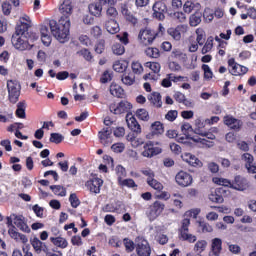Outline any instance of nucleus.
Segmentation results:
<instances>
[{"mask_svg":"<svg viewBox=\"0 0 256 256\" xmlns=\"http://www.w3.org/2000/svg\"><path fill=\"white\" fill-rule=\"evenodd\" d=\"M40 33L43 45H45V47H49V45H51V31L49 30V26L42 25Z\"/></svg>","mask_w":256,"mask_h":256,"instance_id":"bb28decb","label":"nucleus"},{"mask_svg":"<svg viewBox=\"0 0 256 256\" xmlns=\"http://www.w3.org/2000/svg\"><path fill=\"white\" fill-rule=\"evenodd\" d=\"M30 243L37 255H41V253H47L49 251V247L45 242L41 241L39 238L34 237L30 240Z\"/></svg>","mask_w":256,"mask_h":256,"instance_id":"f3484780","label":"nucleus"},{"mask_svg":"<svg viewBox=\"0 0 256 256\" xmlns=\"http://www.w3.org/2000/svg\"><path fill=\"white\" fill-rule=\"evenodd\" d=\"M59 11L61 13L60 19H65L71 17V13H73V5L71 0H64L63 3L59 7Z\"/></svg>","mask_w":256,"mask_h":256,"instance_id":"412c9836","label":"nucleus"},{"mask_svg":"<svg viewBox=\"0 0 256 256\" xmlns=\"http://www.w3.org/2000/svg\"><path fill=\"white\" fill-rule=\"evenodd\" d=\"M196 41L197 44L202 46L205 44V31L202 28L196 29Z\"/></svg>","mask_w":256,"mask_h":256,"instance_id":"a18cd8bd","label":"nucleus"},{"mask_svg":"<svg viewBox=\"0 0 256 256\" xmlns=\"http://www.w3.org/2000/svg\"><path fill=\"white\" fill-rule=\"evenodd\" d=\"M107 17H111V19H115L119 13L117 12V8L113 6H109L107 11H106Z\"/></svg>","mask_w":256,"mask_h":256,"instance_id":"774afa93","label":"nucleus"},{"mask_svg":"<svg viewBox=\"0 0 256 256\" xmlns=\"http://www.w3.org/2000/svg\"><path fill=\"white\" fill-rule=\"evenodd\" d=\"M112 51L114 55H123V53H125V46L116 43L112 46Z\"/></svg>","mask_w":256,"mask_h":256,"instance_id":"bf43d9fd","label":"nucleus"},{"mask_svg":"<svg viewBox=\"0 0 256 256\" xmlns=\"http://www.w3.org/2000/svg\"><path fill=\"white\" fill-rule=\"evenodd\" d=\"M165 211V204L161 201H155L147 212V217L149 221H155L159 215Z\"/></svg>","mask_w":256,"mask_h":256,"instance_id":"0eeeda50","label":"nucleus"},{"mask_svg":"<svg viewBox=\"0 0 256 256\" xmlns=\"http://www.w3.org/2000/svg\"><path fill=\"white\" fill-rule=\"evenodd\" d=\"M153 17L158 19V21H163L165 19V13H167V5L165 3L158 1L153 5Z\"/></svg>","mask_w":256,"mask_h":256,"instance_id":"ddd939ff","label":"nucleus"},{"mask_svg":"<svg viewBox=\"0 0 256 256\" xmlns=\"http://www.w3.org/2000/svg\"><path fill=\"white\" fill-rule=\"evenodd\" d=\"M121 13L125 17L126 21L128 23H131L135 27L137 23H139V19L131 11H129V8H127V4H121Z\"/></svg>","mask_w":256,"mask_h":256,"instance_id":"b1692460","label":"nucleus"},{"mask_svg":"<svg viewBox=\"0 0 256 256\" xmlns=\"http://www.w3.org/2000/svg\"><path fill=\"white\" fill-rule=\"evenodd\" d=\"M213 49V37H209L202 48V55H206Z\"/></svg>","mask_w":256,"mask_h":256,"instance_id":"5fc2aeb1","label":"nucleus"},{"mask_svg":"<svg viewBox=\"0 0 256 256\" xmlns=\"http://www.w3.org/2000/svg\"><path fill=\"white\" fill-rule=\"evenodd\" d=\"M175 181L180 187H189L193 183V176L185 171H180L176 174Z\"/></svg>","mask_w":256,"mask_h":256,"instance_id":"f8f14e48","label":"nucleus"},{"mask_svg":"<svg viewBox=\"0 0 256 256\" xmlns=\"http://www.w3.org/2000/svg\"><path fill=\"white\" fill-rule=\"evenodd\" d=\"M8 100L10 103H17L21 96V84L17 80L7 81Z\"/></svg>","mask_w":256,"mask_h":256,"instance_id":"7ed1b4c3","label":"nucleus"},{"mask_svg":"<svg viewBox=\"0 0 256 256\" xmlns=\"http://www.w3.org/2000/svg\"><path fill=\"white\" fill-rule=\"evenodd\" d=\"M163 124L159 121L152 123L151 125V133L152 135H163L164 133Z\"/></svg>","mask_w":256,"mask_h":256,"instance_id":"c9c22d12","label":"nucleus"},{"mask_svg":"<svg viewBox=\"0 0 256 256\" xmlns=\"http://www.w3.org/2000/svg\"><path fill=\"white\" fill-rule=\"evenodd\" d=\"M213 183H215L216 185H223L224 187H231V188L233 185V182L229 181L228 179L219 178V177H214Z\"/></svg>","mask_w":256,"mask_h":256,"instance_id":"49530a36","label":"nucleus"},{"mask_svg":"<svg viewBox=\"0 0 256 256\" xmlns=\"http://www.w3.org/2000/svg\"><path fill=\"white\" fill-rule=\"evenodd\" d=\"M136 116L141 121H149V112H147L145 109L141 108L136 111Z\"/></svg>","mask_w":256,"mask_h":256,"instance_id":"6e6d98bb","label":"nucleus"},{"mask_svg":"<svg viewBox=\"0 0 256 256\" xmlns=\"http://www.w3.org/2000/svg\"><path fill=\"white\" fill-rule=\"evenodd\" d=\"M146 67L151 69L153 73H159V71H161V64H159V62H147Z\"/></svg>","mask_w":256,"mask_h":256,"instance_id":"052dcab7","label":"nucleus"},{"mask_svg":"<svg viewBox=\"0 0 256 256\" xmlns=\"http://www.w3.org/2000/svg\"><path fill=\"white\" fill-rule=\"evenodd\" d=\"M105 29L110 33L111 35H115V33H119V23H117V20L110 19L106 21L105 23Z\"/></svg>","mask_w":256,"mask_h":256,"instance_id":"c756f323","label":"nucleus"},{"mask_svg":"<svg viewBox=\"0 0 256 256\" xmlns=\"http://www.w3.org/2000/svg\"><path fill=\"white\" fill-rule=\"evenodd\" d=\"M131 69L134 75H141L143 73V65L139 61H133Z\"/></svg>","mask_w":256,"mask_h":256,"instance_id":"37998d69","label":"nucleus"},{"mask_svg":"<svg viewBox=\"0 0 256 256\" xmlns=\"http://www.w3.org/2000/svg\"><path fill=\"white\" fill-rule=\"evenodd\" d=\"M50 241L55 245V247H59V249H67L69 246L67 239L60 236L50 237Z\"/></svg>","mask_w":256,"mask_h":256,"instance_id":"2f4dec72","label":"nucleus"},{"mask_svg":"<svg viewBox=\"0 0 256 256\" xmlns=\"http://www.w3.org/2000/svg\"><path fill=\"white\" fill-rule=\"evenodd\" d=\"M114 153H123L125 151V144L123 142L115 143L111 146Z\"/></svg>","mask_w":256,"mask_h":256,"instance_id":"0e129e2a","label":"nucleus"},{"mask_svg":"<svg viewBox=\"0 0 256 256\" xmlns=\"http://www.w3.org/2000/svg\"><path fill=\"white\" fill-rule=\"evenodd\" d=\"M121 81L124 85L131 86V85H133V83H135V75H133L131 73H128V74L125 73L122 75Z\"/></svg>","mask_w":256,"mask_h":256,"instance_id":"a19ab883","label":"nucleus"},{"mask_svg":"<svg viewBox=\"0 0 256 256\" xmlns=\"http://www.w3.org/2000/svg\"><path fill=\"white\" fill-rule=\"evenodd\" d=\"M207 249V242L205 240H198L194 245V251L196 253H203Z\"/></svg>","mask_w":256,"mask_h":256,"instance_id":"c03bdc74","label":"nucleus"},{"mask_svg":"<svg viewBox=\"0 0 256 256\" xmlns=\"http://www.w3.org/2000/svg\"><path fill=\"white\" fill-rule=\"evenodd\" d=\"M131 103L129 101L123 100L118 104H111L110 111L114 113V115H121L122 113H127V111H131L132 109Z\"/></svg>","mask_w":256,"mask_h":256,"instance_id":"9d476101","label":"nucleus"},{"mask_svg":"<svg viewBox=\"0 0 256 256\" xmlns=\"http://www.w3.org/2000/svg\"><path fill=\"white\" fill-rule=\"evenodd\" d=\"M16 116L19 119H25V102H19L17 104Z\"/></svg>","mask_w":256,"mask_h":256,"instance_id":"09e8293b","label":"nucleus"},{"mask_svg":"<svg viewBox=\"0 0 256 256\" xmlns=\"http://www.w3.org/2000/svg\"><path fill=\"white\" fill-rule=\"evenodd\" d=\"M98 137L104 147H109L113 143V130L107 126L98 133Z\"/></svg>","mask_w":256,"mask_h":256,"instance_id":"1a4fd4ad","label":"nucleus"},{"mask_svg":"<svg viewBox=\"0 0 256 256\" xmlns=\"http://www.w3.org/2000/svg\"><path fill=\"white\" fill-rule=\"evenodd\" d=\"M110 93L113 95V97H121L124 93L123 88L119 86V84L112 83L110 85Z\"/></svg>","mask_w":256,"mask_h":256,"instance_id":"4c0bfd02","label":"nucleus"},{"mask_svg":"<svg viewBox=\"0 0 256 256\" xmlns=\"http://www.w3.org/2000/svg\"><path fill=\"white\" fill-rule=\"evenodd\" d=\"M228 65L229 67H231L230 69V73L231 75H235V76H239V75H245L247 73V71H249V68L237 64L235 62V59L231 58L228 60Z\"/></svg>","mask_w":256,"mask_h":256,"instance_id":"2eb2a0df","label":"nucleus"},{"mask_svg":"<svg viewBox=\"0 0 256 256\" xmlns=\"http://www.w3.org/2000/svg\"><path fill=\"white\" fill-rule=\"evenodd\" d=\"M126 123L133 133H137V135L141 134V125L137 122L133 114L126 115Z\"/></svg>","mask_w":256,"mask_h":256,"instance_id":"5701e85b","label":"nucleus"},{"mask_svg":"<svg viewBox=\"0 0 256 256\" xmlns=\"http://www.w3.org/2000/svg\"><path fill=\"white\" fill-rule=\"evenodd\" d=\"M242 161L245 162V167L248 173H256V166L253 165V161H255V159L253 158V155L249 153H244L242 155Z\"/></svg>","mask_w":256,"mask_h":256,"instance_id":"a878e982","label":"nucleus"},{"mask_svg":"<svg viewBox=\"0 0 256 256\" xmlns=\"http://www.w3.org/2000/svg\"><path fill=\"white\" fill-rule=\"evenodd\" d=\"M50 189L53 191L54 195H58V197H65L67 195V190L61 185H52Z\"/></svg>","mask_w":256,"mask_h":256,"instance_id":"58836bf2","label":"nucleus"},{"mask_svg":"<svg viewBox=\"0 0 256 256\" xmlns=\"http://www.w3.org/2000/svg\"><path fill=\"white\" fill-rule=\"evenodd\" d=\"M209 199L210 201H212V203H223V196H221V194H218L217 192H212L209 195Z\"/></svg>","mask_w":256,"mask_h":256,"instance_id":"69168bd1","label":"nucleus"},{"mask_svg":"<svg viewBox=\"0 0 256 256\" xmlns=\"http://www.w3.org/2000/svg\"><path fill=\"white\" fill-rule=\"evenodd\" d=\"M104 213H115L119 211V206H117V202L107 204L103 207Z\"/></svg>","mask_w":256,"mask_h":256,"instance_id":"864d4df0","label":"nucleus"},{"mask_svg":"<svg viewBox=\"0 0 256 256\" xmlns=\"http://www.w3.org/2000/svg\"><path fill=\"white\" fill-rule=\"evenodd\" d=\"M156 38H157V32H155L149 28L140 30L139 35H138V39H139L140 43H142V45H146V46L153 44V41H155Z\"/></svg>","mask_w":256,"mask_h":256,"instance_id":"423d86ee","label":"nucleus"},{"mask_svg":"<svg viewBox=\"0 0 256 256\" xmlns=\"http://www.w3.org/2000/svg\"><path fill=\"white\" fill-rule=\"evenodd\" d=\"M189 225H191V220L188 218H184L181 222V227L179 229V237L181 241L195 243V241H197V236L189 233Z\"/></svg>","mask_w":256,"mask_h":256,"instance_id":"20e7f679","label":"nucleus"},{"mask_svg":"<svg viewBox=\"0 0 256 256\" xmlns=\"http://www.w3.org/2000/svg\"><path fill=\"white\" fill-rule=\"evenodd\" d=\"M221 251H223V240L220 238L212 239L209 256H221Z\"/></svg>","mask_w":256,"mask_h":256,"instance_id":"4be33fe9","label":"nucleus"},{"mask_svg":"<svg viewBox=\"0 0 256 256\" xmlns=\"http://www.w3.org/2000/svg\"><path fill=\"white\" fill-rule=\"evenodd\" d=\"M232 189L236 191H246V189H249V181H247L245 177L238 175L232 182Z\"/></svg>","mask_w":256,"mask_h":256,"instance_id":"a211bd4d","label":"nucleus"},{"mask_svg":"<svg viewBox=\"0 0 256 256\" xmlns=\"http://www.w3.org/2000/svg\"><path fill=\"white\" fill-rule=\"evenodd\" d=\"M118 184L121 186V187H130V188H133V187H137V184H135V181L131 178L129 179H122L118 182Z\"/></svg>","mask_w":256,"mask_h":256,"instance_id":"4d7b16f0","label":"nucleus"},{"mask_svg":"<svg viewBox=\"0 0 256 256\" xmlns=\"http://www.w3.org/2000/svg\"><path fill=\"white\" fill-rule=\"evenodd\" d=\"M224 125H227V127L233 129L234 131H239L243 126V122L231 115H227L224 117Z\"/></svg>","mask_w":256,"mask_h":256,"instance_id":"6ab92c4d","label":"nucleus"},{"mask_svg":"<svg viewBox=\"0 0 256 256\" xmlns=\"http://www.w3.org/2000/svg\"><path fill=\"white\" fill-rule=\"evenodd\" d=\"M189 26L187 24H181L176 27H171L167 30V33L174 41H181V33H187Z\"/></svg>","mask_w":256,"mask_h":256,"instance_id":"9b49d317","label":"nucleus"},{"mask_svg":"<svg viewBox=\"0 0 256 256\" xmlns=\"http://www.w3.org/2000/svg\"><path fill=\"white\" fill-rule=\"evenodd\" d=\"M189 23L191 27H197L201 23V14L195 13L190 16Z\"/></svg>","mask_w":256,"mask_h":256,"instance_id":"de8ad7c7","label":"nucleus"},{"mask_svg":"<svg viewBox=\"0 0 256 256\" xmlns=\"http://www.w3.org/2000/svg\"><path fill=\"white\" fill-rule=\"evenodd\" d=\"M170 17L173 19V21H177V23H185V21H187V15L179 11L170 14Z\"/></svg>","mask_w":256,"mask_h":256,"instance_id":"ea45409f","label":"nucleus"},{"mask_svg":"<svg viewBox=\"0 0 256 256\" xmlns=\"http://www.w3.org/2000/svg\"><path fill=\"white\" fill-rule=\"evenodd\" d=\"M39 39L37 34H32V36H20L14 34L12 36V45L18 51H27L29 49H33V43Z\"/></svg>","mask_w":256,"mask_h":256,"instance_id":"f03ea898","label":"nucleus"},{"mask_svg":"<svg viewBox=\"0 0 256 256\" xmlns=\"http://www.w3.org/2000/svg\"><path fill=\"white\" fill-rule=\"evenodd\" d=\"M147 184L152 189H155V191H163V184L161 182L157 181L155 178L148 181Z\"/></svg>","mask_w":256,"mask_h":256,"instance_id":"8fccbe9b","label":"nucleus"},{"mask_svg":"<svg viewBox=\"0 0 256 256\" xmlns=\"http://www.w3.org/2000/svg\"><path fill=\"white\" fill-rule=\"evenodd\" d=\"M182 159L185 161V163H188V165H191L192 167H203V162H201L199 158H196V156L191 153H184L182 155Z\"/></svg>","mask_w":256,"mask_h":256,"instance_id":"393cba45","label":"nucleus"},{"mask_svg":"<svg viewBox=\"0 0 256 256\" xmlns=\"http://www.w3.org/2000/svg\"><path fill=\"white\" fill-rule=\"evenodd\" d=\"M198 231L199 233H213V226L205 221L198 222Z\"/></svg>","mask_w":256,"mask_h":256,"instance_id":"e433bc0d","label":"nucleus"},{"mask_svg":"<svg viewBox=\"0 0 256 256\" xmlns=\"http://www.w3.org/2000/svg\"><path fill=\"white\" fill-rule=\"evenodd\" d=\"M138 256H151V246H149V242L145 239H142L136 247Z\"/></svg>","mask_w":256,"mask_h":256,"instance_id":"aec40b11","label":"nucleus"},{"mask_svg":"<svg viewBox=\"0 0 256 256\" xmlns=\"http://www.w3.org/2000/svg\"><path fill=\"white\" fill-rule=\"evenodd\" d=\"M191 129H193V127H191V124H182L181 132L183 133V136L178 137V143H187V141L189 140V132L191 131Z\"/></svg>","mask_w":256,"mask_h":256,"instance_id":"cd10ccee","label":"nucleus"},{"mask_svg":"<svg viewBox=\"0 0 256 256\" xmlns=\"http://www.w3.org/2000/svg\"><path fill=\"white\" fill-rule=\"evenodd\" d=\"M86 187L89 189L90 193L99 195V193H101V187H103V179L94 177L86 182Z\"/></svg>","mask_w":256,"mask_h":256,"instance_id":"4468645a","label":"nucleus"},{"mask_svg":"<svg viewBox=\"0 0 256 256\" xmlns=\"http://www.w3.org/2000/svg\"><path fill=\"white\" fill-rule=\"evenodd\" d=\"M145 53L147 57H151L152 59H157V57H159V49L157 48H147Z\"/></svg>","mask_w":256,"mask_h":256,"instance_id":"e2e57ef3","label":"nucleus"},{"mask_svg":"<svg viewBox=\"0 0 256 256\" xmlns=\"http://www.w3.org/2000/svg\"><path fill=\"white\" fill-rule=\"evenodd\" d=\"M31 26H29V24H18L16 27V31L14 35H20V36H24V37H33V35H35V33H29V28Z\"/></svg>","mask_w":256,"mask_h":256,"instance_id":"c85d7f7f","label":"nucleus"},{"mask_svg":"<svg viewBox=\"0 0 256 256\" xmlns=\"http://www.w3.org/2000/svg\"><path fill=\"white\" fill-rule=\"evenodd\" d=\"M116 175L118 177V183L123 180V178L127 177V171L121 165H118L115 169Z\"/></svg>","mask_w":256,"mask_h":256,"instance_id":"3c124183","label":"nucleus"},{"mask_svg":"<svg viewBox=\"0 0 256 256\" xmlns=\"http://www.w3.org/2000/svg\"><path fill=\"white\" fill-rule=\"evenodd\" d=\"M13 224L23 233H31V228L27 225V220L23 215L13 214Z\"/></svg>","mask_w":256,"mask_h":256,"instance_id":"dca6fc26","label":"nucleus"},{"mask_svg":"<svg viewBox=\"0 0 256 256\" xmlns=\"http://www.w3.org/2000/svg\"><path fill=\"white\" fill-rule=\"evenodd\" d=\"M207 129H205V122L201 119V118H197L195 121H194V133L196 135H204L205 134V131Z\"/></svg>","mask_w":256,"mask_h":256,"instance_id":"72a5a7b5","label":"nucleus"},{"mask_svg":"<svg viewBox=\"0 0 256 256\" xmlns=\"http://www.w3.org/2000/svg\"><path fill=\"white\" fill-rule=\"evenodd\" d=\"M149 101L154 107H157V109L163 107V101H161V94L159 92H153L149 97Z\"/></svg>","mask_w":256,"mask_h":256,"instance_id":"f704fd0d","label":"nucleus"},{"mask_svg":"<svg viewBox=\"0 0 256 256\" xmlns=\"http://www.w3.org/2000/svg\"><path fill=\"white\" fill-rule=\"evenodd\" d=\"M48 27L55 39L59 43H65L69 39V29H71V19L60 18L59 21L49 20Z\"/></svg>","mask_w":256,"mask_h":256,"instance_id":"f257e3e1","label":"nucleus"},{"mask_svg":"<svg viewBox=\"0 0 256 256\" xmlns=\"http://www.w3.org/2000/svg\"><path fill=\"white\" fill-rule=\"evenodd\" d=\"M69 201L73 209H77V207L81 205V200H79V197H77V194L75 193L70 194Z\"/></svg>","mask_w":256,"mask_h":256,"instance_id":"603ef678","label":"nucleus"},{"mask_svg":"<svg viewBox=\"0 0 256 256\" xmlns=\"http://www.w3.org/2000/svg\"><path fill=\"white\" fill-rule=\"evenodd\" d=\"M63 139H65V137H63V135H61L59 133H51L50 134V142L56 143V145H59V143H61L63 141Z\"/></svg>","mask_w":256,"mask_h":256,"instance_id":"13d9d810","label":"nucleus"},{"mask_svg":"<svg viewBox=\"0 0 256 256\" xmlns=\"http://www.w3.org/2000/svg\"><path fill=\"white\" fill-rule=\"evenodd\" d=\"M129 67V62L126 60H118L115 61L113 64V70L116 71V73H125Z\"/></svg>","mask_w":256,"mask_h":256,"instance_id":"7c9ffc66","label":"nucleus"},{"mask_svg":"<svg viewBox=\"0 0 256 256\" xmlns=\"http://www.w3.org/2000/svg\"><path fill=\"white\" fill-rule=\"evenodd\" d=\"M172 57L174 59H178V61H182L183 63L187 61V54H185L183 51L179 49H174L172 51Z\"/></svg>","mask_w":256,"mask_h":256,"instance_id":"79ce46f5","label":"nucleus"},{"mask_svg":"<svg viewBox=\"0 0 256 256\" xmlns=\"http://www.w3.org/2000/svg\"><path fill=\"white\" fill-rule=\"evenodd\" d=\"M88 9L94 17H100L103 12V5L101 2H94L88 6Z\"/></svg>","mask_w":256,"mask_h":256,"instance_id":"473e14b6","label":"nucleus"},{"mask_svg":"<svg viewBox=\"0 0 256 256\" xmlns=\"http://www.w3.org/2000/svg\"><path fill=\"white\" fill-rule=\"evenodd\" d=\"M142 175H145L147 177L146 181H151L152 179H155V172L151 170L150 168H145L141 170Z\"/></svg>","mask_w":256,"mask_h":256,"instance_id":"680f3d73","label":"nucleus"},{"mask_svg":"<svg viewBox=\"0 0 256 256\" xmlns=\"http://www.w3.org/2000/svg\"><path fill=\"white\" fill-rule=\"evenodd\" d=\"M202 70L204 71L205 79H213V71H211V67H209V65L203 64Z\"/></svg>","mask_w":256,"mask_h":256,"instance_id":"338daca9","label":"nucleus"},{"mask_svg":"<svg viewBox=\"0 0 256 256\" xmlns=\"http://www.w3.org/2000/svg\"><path fill=\"white\" fill-rule=\"evenodd\" d=\"M161 147L155 146L153 141H148L144 144L142 149V157H147L151 159V157H155V155H159L161 153Z\"/></svg>","mask_w":256,"mask_h":256,"instance_id":"6e6552de","label":"nucleus"},{"mask_svg":"<svg viewBox=\"0 0 256 256\" xmlns=\"http://www.w3.org/2000/svg\"><path fill=\"white\" fill-rule=\"evenodd\" d=\"M7 225L10 227L8 229V235L11 237V239H14V241L21 242L24 245L29 242V238H27L26 235L21 234L17 231V228L13 225V214L11 217L7 218Z\"/></svg>","mask_w":256,"mask_h":256,"instance_id":"39448f33","label":"nucleus"}]
</instances>
